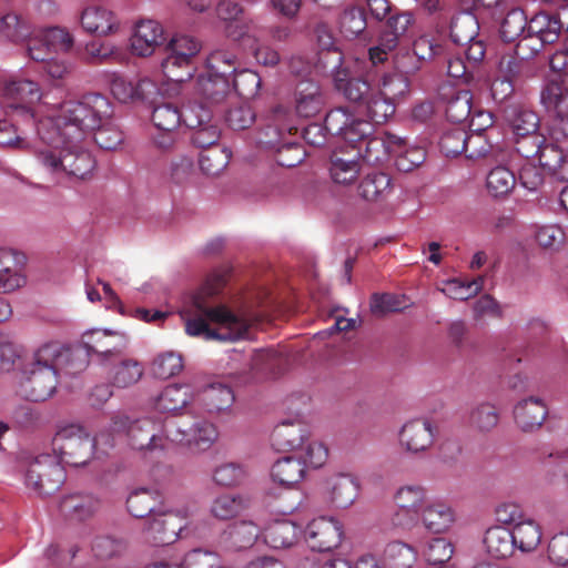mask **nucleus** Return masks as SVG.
Masks as SVG:
<instances>
[{
    "mask_svg": "<svg viewBox=\"0 0 568 568\" xmlns=\"http://www.w3.org/2000/svg\"><path fill=\"white\" fill-rule=\"evenodd\" d=\"M112 115V104L101 94L62 102L54 114L38 123L37 133L43 144L37 151L38 159L53 173L87 178L95 165L87 151L91 138L109 151L116 150L124 141Z\"/></svg>",
    "mask_w": 568,
    "mask_h": 568,
    "instance_id": "1",
    "label": "nucleus"
},
{
    "mask_svg": "<svg viewBox=\"0 0 568 568\" xmlns=\"http://www.w3.org/2000/svg\"><path fill=\"white\" fill-rule=\"evenodd\" d=\"M217 291V284L206 283L183 304L179 314L185 333L191 337L203 336L205 339L222 342L245 338L251 326L250 321L224 304L211 303L210 297Z\"/></svg>",
    "mask_w": 568,
    "mask_h": 568,
    "instance_id": "2",
    "label": "nucleus"
},
{
    "mask_svg": "<svg viewBox=\"0 0 568 568\" xmlns=\"http://www.w3.org/2000/svg\"><path fill=\"white\" fill-rule=\"evenodd\" d=\"M128 510L136 518L148 517V526L143 530L144 540L160 546L174 542L187 528L191 508L171 509L158 506L151 493L140 490L131 494L126 500Z\"/></svg>",
    "mask_w": 568,
    "mask_h": 568,
    "instance_id": "3",
    "label": "nucleus"
},
{
    "mask_svg": "<svg viewBox=\"0 0 568 568\" xmlns=\"http://www.w3.org/2000/svg\"><path fill=\"white\" fill-rule=\"evenodd\" d=\"M95 446V438L80 424L61 426L52 439L53 454L72 467L88 465L94 458Z\"/></svg>",
    "mask_w": 568,
    "mask_h": 568,
    "instance_id": "4",
    "label": "nucleus"
},
{
    "mask_svg": "<svg viewBox=\"0 0 568 568\" xmlns=\"http://www.w3.org/2000/svg\"><path fill=\"white\" fill-rule=\"evenodd\" d=\"M201 42L189 34H175L166 45V57L162 62L165 77L182 83L192 77L191 64L201 51Z\"/></svg>",
    "mask_w": 568,
    "mask_h": 568,
    "instance_id": "5",
    "label": "nucleus"
},
{
    "mask_svg": "<svg viewBox=\"0 0 568 568\" xmlns=\"http://www.w3.org/2000/svg\"><path fill=\"white\" fill-rule=\"evenodd\" d=\"M408 81L403 75L385 78L382 90H374L361 106L372 122L382 124L395 113V103L408 92Z\"/></svg>",
    "mask_w": 568,
    "mask_h": 568,
    "instance_id": "6",
    "label": "nucleus"
},
{
    "mask_svg": "<svg viewBox=\"0 0 568 568\" xmlns=\"http://www.w3.org/2000/svg\"><path fill=\"white\" fill-rule=\"evenodd\" d=\"M42 89L30 79H11L0 83V108L6 114L33 118L32 106L42 99Z\"/></svg>",
    "mask_w": 568,
    "mask_h": 568,
    "instance_id": "7",
    "label": "nucleus"
},
{
    "mask_svg": "<svg viewBox=\"0 0 568 568\" xmlns=\"http://www.w3.org/2000/svg\"><path fill=\"white\" fill-rule=\"evenodd\" d=\"M64 479V468L54 454L38 455L30 462L26 473V485L42 496L58 491Z\"/></svg>",
    "mask_w": 568,
    "mask_h": 568,
    "instance_id": "8",
    "label": "nucleus"
},
{
    "mask_svg": "<svg viewBox=\"0 0 568 568\" xmlns=\"http://www.w3.org/2000/svg\"><path fill=\"white\" fill-rule=\"evenodd\" d=\"M112 430L124 432L134 449H155L164 447L159 435V425L150 417L131 420L128 416H118L112 422Z\"/></svg>",
    "mask_w": 568,
    "mask_h": 568,
    "instance_id": "9",
    "label": "nucleus"
},
{
    "mask_svg": "<svg viewBox=\"0 0 568 568\" xmlns=\"http://www.w3.org/2000/svg\"><path fill=\"white\" fill-rule=\"evenodd\" d=\"M428 501L425 487L420 485L399 487L394 494L397 511L392 517L393 525L400 528L412 527Z\"/></svg>",
    "mask_w": 568,
    "mask_h": 568,
    "instance_id": "10",
    "label": "nucleus"
},
{
    "mask_svg": "<svg viewBox=\"0 0 568 568\" xmlns=\"http://www.w3.org/2000/svg\"><path fill=\"white\" fill-rule=\"evenodd\" d=\"M28 40V55L37 62H45L51 55L70 50L73 39L61 28H50L37 32L31 31Z\"/></svg>",
    "mask_w": 568,
    "mask_h": 568,
    "instance_id": "11",
    "label": "nucleus"
},
{
    "mask_svg": "<svg viewBox=\"0 0 568 568\" xmlns=\"http://www.w3.org/2000/svg\"><path fill=\"white\" fill-rule=\"evenodd\" d=\"M325 129L333 135L342 136L355 148L362 144L373 130L369 122L355 119L345 108L334 109L326 114Z\"/></svg>",
    "mask_w": 568,
    "mask_h": 568,
    "instance_id": "12",
    "label": "nucleus"
},
{
    "mask_svg": "<svg viewBox=\"0 0 568 568\" xmlns=\"http://www.w3.org/2000/svg\"><path fill=\"white\" fill-rule=\"evenodd\" d=\"M303 537L311 549L329 551L341 545L343 526L333 517H317L308 523Z\"/></svg>",
    "mask_w": 568,
    "mask_h": 568,
    "instance_id": "13",
    "label": "nucleus"
},
{
    "mask_svg": "<svg viewBox=\"0 0 568 568\" xmlns=\"http://www.w3.org/2000/svg\"><path fill=\"white\" fill-rule=\"evenodd\" d=\"M436 435V426L428 418H415L406 422L398 432L402 449L409 454H420L430 449Z\"/></svg>",
    "mask_w": 568,
    "mask_h": 568,
    "instance_id": "14",
    "label": "nucleus"
},
{
    "mask_svg": "<svg viewBox=\"0 0 568 568\" xmlns=\"http://www.w3.org/2000/svg\"><path fill=\"white\" fill-rule=\"evenodd\" d=\"M541 102L554 113L550 136L555 141L568 138V92L559 84L550 83L541 92Z\"/></svg>",
    "mask_w": 568,
    "mask_h": 568,
    "instance_id": "15",
    "label": "nucleus"
},
{
    "mask_svg": "<svg viewBox=\"0 0 568 568\" xmlns=\"http://www.w3.org/2000/svg\"><path fill=\"white\" fill-rule=\"evenodd\" d=\"M164 434L170 442L186 445L195 452L207 449L217 438L215 426L207 422L195 423L190 429H181L169 423L164 426Z\"/></svg>",
    "mask_w": 568,
    "mask_h": 568,
    "instance_id": "16",
    "label": "nucleus"
},
{
    "mask_svg": "<svg viewBox=\"0 0 568 568\" xmlns=\"http://www.w3.org/2000/svg\"><path fill=\"white\" fill-rule=\"evenodd\" d=\"M413 21V16L409 12L399 13L388 19L377 45L369 49V59L374 64L387 59V55L397 47L399 39L409 30Z\"/></svg>",
    "mask_w": 568,
    "mask_h": 568,
    "instance_id": "17",
    "label": "nucleus"
},
{
    "mask_svg": "<svg viewBox=\"0 0 568 568\" xmlns=\"http://www.w3.org/2000/svg\"><path fill=\"white\" fill-rule=\"evenodd\" d=\"M26 264L24 253L0 246V293H12L26 285L27 277L23 274Z\"/></svg>",
    "mask_w": 568,
    "mask_h": 568,
    "instance_id": "18",
    "label": "nucleus"
},
{
    "mask_svg": "<svg viewBox=\"0 0 568 568\" xmlns=\"http://www.w3.org/2000/svg\"><path fill=\"white\" fill-rule=\"evenodd\" d=\"M562 24L560 14H536L528 23L527 36L519 40L518 49L527 47L528 41H534L531 50L538 52L545 43H554L558 39Z\"/></svg>",
    "mask_w": 568,
    "mask_h": 568,
    "instance_id": "19",
    "label": "nucleus"
},
{
    "mask_svg": "<svg viewBox=\"0 0 568 568\" xmlns=\"http://www.w3.org/2000/svg\"><path fill=\"white\" fill-rule=\"evenodd\" d=\"M258 31L260 29L253 20L242 23H230L226 27L227 37L252 49L258 63L270 67L276 65L280 61V54L276 50L267 45L255 47Z\"/></svg>",
    "mask_w": 568,
    "mask_h": 568,
    "instance_id": "20",
    "label": "nucleus"
},
{
    "mask_svg": "<svg viewBox=\"0 0 568 568\" xmlns=\"http://www.w3.org/2000/svg\"><path fill=\"white\" fill-rule=\"evenodd\" d=\"M21 383V394L29 400L42 402L48 399L55 390L58 373L50 366H33L26 373Z\"/></svg>",
    "mask_w": 568,
    "mask_h": 568,
    "instance_id": "21",
    "label": "nucleus"
},
{
    "mask_svg": "<svg viewBox=\"0 0 568 568\" xmlns=\"http://www.w3.org/2000/svg\"><path fill=\"white\" fill-rule=\"evenodd\" d=\"M545 172L561 181H568V136L555 141L549 135L545 138L536 158Z\"/></svg>",
    "mask_w": 568,
    "mask_h": 568,
    "instance_id": "22",
    "label": "nucleus"
},
{
    "mask_svg": "<svg viewBox=\"0 0 568 568\" xmlns=\"http://www.w3.org/2000/svg\"><path fill=\"white\" fill-rule=\"evenodd\" d=\"M418 517L425 530L433 535L450 532L457 521L455 508L442 499L429 500Z\"/></svg>",
    "mask_w": 568,
    "mask_h": 568,
    "instance_id": "23",
    "label": "nucleus"
},
{
    "mask_svg": "<svg viewBox=\"0 0 568 568\" xmlns=\"http://www.w3.org/2000/svg\"><path fill=\"white\" fill-rule=\"evenodd\" d=\"M164 42V30L154 20H141L135 27L130 39V48L133 54L149 57Z\"/></svg>",
    "mask_w": 568,
    "mask_h": 568,
    "instance_id": "24",
    "label": "nucleus"
},
{
    "mask_svg": "<svg viewBox=\"0 0 568 568\" xmlns=\"http://www.w3.org/2000/svg\"><path fill=\"white\" fill-rule=\"evenodd\" d=\"M403 143L400 138L389 133L381 136L368 135L362 144L356 145V155L368 163H381L386 161L390 154L399 152Z\"/></svg>",
    "mask_w": 568,
    "mask_h": 568,
    "instance_id": "25",
    "label": "nucleus"
},
{
    "mask_svg": "<svg viewBox=\"0 0 568 568\" xmlns=\"http://www.w3.org/2000/svg\"><path fill=\"white\" fill-rule=\"evenodd\" d=\"M196 393L189 384L166 386L153 400L154 409L160 413L176 414L186 408L195 398Z\"/></svg>",
    "mask_w": 568,
    "mask_h": 568,
    "instance_id": "26",
    "label": "nucleus"
},
{
    "mask_svg": "<svg viewBox=\"0 0 568 568\" xmlns=\"http://www.w3.org/2000/svg\"><path fill=\"white\" fill-rule=\"evenodd\" d=\"M252 504L253 497L247 493H226L212 500L210 514L217 520H230L244 514Z\"/></svg>",
    "mask_w": 568,
    "mask_h": 568,
    "instance_id": "27",
    "label": "nucleus"
},
{
    "mask_svg": "<svg viewBox=\"0 0 568 568\" xmlns=\"http://www.w3.org/2000/svg\"><path fill=\"white\" fill-rule=\"evenodd\" d=\"M77 354L72 353L69 348L64 347L58 342L44 343L36 352L33 356V366H50L53 371L67 369L68 373L73 374L75 371L71 369Z\"/></svg>",
    "mask_w": 568,
    "mask_h": 568,
    "instance_id": "28",
    "label": "nucleus"
},
{
    "mask_svg": "<svg viewBox=\"0 0 568 568\" xmlns=\"http://www.w3.org/2000/svg\"><path fill=\"white\" fill-rule=\"evenodd\" d=\"M325 100L320 85L302 81L295 89V112L301 118H314L324 109Z\"/></svg>",
    "mask_w": 568,
    "mask_h": 568,
    "instance_id": "29",
    "label": "nucleus"
},
{
    "mask_svg": "<svg viewBox=\"0 0 568 568\" xmlns=\"http://www.w3.org/2000/svg\"><path fill=\"white\" fill-rule=\"evenodd\" d=\"M548 410L540 398H526L514 409L515 422L523 432L538 429L547 417Z\"/></svg>",
    "mask_w": 568,
    "mask_h": 568,
    "instance_id": "30",
    "label": "nucleus"
},
{
    "mask_svg": "<svg viewBox=\"0 0 568 568\" xmlns=\"http://www.w3.org/2000/svg\"><path fill=\"white\" fill-rule=\"evenodd\" d=\"M270 475L275 484L292 488L304 479L306 466L301 458L285 456L272 465Z\"/></svg>",
    "mask_w": 568,
    "mask_h": 568,
    "instance_id": "31",
    "label": "nucleus"
},
{
    "mask_svg": "<svg viewBox=\"0 0 568 568\" xmlns=\"http://www.w3.org/2000/svg\"><path fill=\"white\" fill-rule=\"evenodd\" d=\"M393 194L392 179L385 173H371L358 185V195L366 202L385 204Z\"/></svg>",
    "mask_w": 568,
    "mask_h": 568,
    "instance_id": "32",
    "label": "nucleus"
},
{
    "mask_svg": "<svg viewBox=\"0 0 568 568\" xmlns=\"http://www.w3.org/2000/svg\"><path fill=\"white\" fill-rule=\"evenodd\" d=\"M82 28L97 36H108L118 29V20L112 11L101 7L85 8L81 16Z\"/></svg>",
    "mask_w": 568,
    "mask_h": 568,
    "instance_id": "33",
    "label": "nucleus"
},
{
    "mask_svg": "<svg viewBox=\"0 0 568 568\" xmlns=\"http://www.w3.org/2000/svg\"><path fill=\"white\" fill-rule=\"evenodd\" d=\"M98 508L99 500L89 494H72L65 496L60 503L62 515L72 521H82L92 517Z\"/></svg>",
    "mask_w": 568,
    "mask_h": 568,
    "instance_id": "34",
    "label": "nucleus"
},
{
    "mask_svg": "<svg viewBox=\"0 0 568 568\" xmlns=\"http://www.w3.org/2000/svg\"><path fill=\"white\" fill-rule=\"evenodd\" d=\"M260 535V527L252 520H241L224 531L221 544L226 549H245L251 547Z\"/></svg>",
    "mask_w": 568,
    "mask_h": 568,
    "instance_id": "35",
    "label": "nucleus"
},
{
    "mask_svg": "<svg viewBox=\"0 0 568 568\" xmlns=\"http://www.w3.org/2000/svg\"><path fill=\"white\" fill-rule=\"evenodd\" d=\"M510 531L515 549L525 554L536 550L542 539L541 526L531 517L510 528Z\"/></svg>",
    "mask_w": 568,
    "mask_h": 568,
    "instance_id": "36",
    "label": "nucleus"
},
{
    "mask_svg": "<svg viewBox=\"0 0 568 568\" xmlns=\"http://www.w3.org/2000/svg\"><path fill=\"white\" fill-rule=\"evenodd\" d=\"M334 84L347 100L363 105L366 98L374 92L369 84L357 78H351L346 69H337L334 73Z\"/></svg>",
    "mask_w": 568,
    "mask_h": 568,
    "instance_id": "37",
    "label": "nucleus"
},
{
    "mask_svg": "<svg viewBox=\"0 0 568 568\" xmlns=\"http://www.w3.org/2000/svg\"><path fill=\"white\" fill-rule=\"evenodd\" d=\"M484 545L486 551L494 558H508L515 550L510 528L501 525L489 527L486 530Z\"/></svg>",
    "mask_w": 568,
    "mask_h": 568,
    "instance_id": "38",
    "label": "nucleus"
},
{
    "mask_svg": "<svg viewBox=\"0 0 568 568\" xmlns=\"http://www.w3.org/2000/svg\"><path fill=\"white\" fill-rule=\"evenodd\" d=\"M196 90L212 103L223 101L232 91L226 71L200 75L196 80Z\"/></svg>",
    "mask_w": 568,
    "mask_h": 568,
    "instance_id": "39",
    "label": "nucleus"
},
{
    "mask_svg": "<svg viewBox=\"0 0 568 568\" xmlns=\"http://www.w3.org/2000/svg\"><path fill=\"white\" fill-rule=\"evenodd\" d=\"M301 528L291 520H275L265 530V540L272 548H287L293 546L301 536Z\"/></svg>",
    "mask_w": 568,
    "mask_h": 568,
    "instance_id": "40",
    "label": "nucleus"
},
{
    "mask_svg": "<svg viewBox=\"0 0 568 568\" xmlns=\"http://www.w3.org/2000/svg\"><path fill=\"white\" fill-rule=\"evenodd\" d=\"M328 172L332 181L339 185L353 184L361 172V164L357 155L344 158L337 153L332 154L329 159Z\"/></svg>",
    "mask_w": 568,
    "mask_h": 568,
    "instance_id": "41",
    "label": "nucleus"
},
{
    "mask_svg": "<svg viewBox=\"0 0 568 568\" xmlns=\"http://www.w3.org/2000/svg\"><path fill=\"white\" fill-rule=\"evenodd\" d=\"M359 485L354 477L341 474L329 483V499L336 507L346 508L356 500Z\"/></svg>",
    "mask_w": 568,
    "mask_h": 568,
    "instance_id": "42",
    "label": "nucleus"
},
{
    "mask_svg": "<svg viewBox=\"0 0 568 568\" xmlns=\"http://www.w3.org/2000/svg\"><path fill=\"white\" fill-rule=\"evenodd\" d=\"M235 396L232 388L222 383H214L203 389L201 400L209 412H221L230 408Z\"/></svg>",
    "mask_w": 568,
    "mask_h": 568,
    "instance_id": "43",
    "label": "nucleus"
},
{
    "mask_svg": "<svg viewBox=\"0 0 568 568\" xmlns=\"http://www.w3.org/2000/svg\"><path fill=\"white\" fill-rule=\"evenodd\" d=\"M478 31V20L470 11H463L458 13L450 24L452 40L459 45H465L476 39Z\"/></svg>",
    "mask_w": 568,
    "mask_h": 568,
    "instance_id": "44",
    "label": "nucleus"
},
{
    "mask_svg": "<svg viewBox=\"0 0 568 568\" xmlns=\"http://www.w3.org/2000/svg\"><path fill=\"white\" fill-rule=\"evenodd\" d=\"M144 368L135 359L126 358L120 361L110 372V381L119 388L130 387L136 384L143 376Z\"/></svg>",
    "mask_w": 568,
    "mask_h": 568,
    "instance_id": "45",
    "label": "nucleus"
},
{
    "mask_svg": "<svg viewBox=\"0 0 568 568\" xmlns=\"http://www.w3.org/2000/svg\"><path fill=\"white\" fill-rule=\"evenodd\" d=\"M516 185V176L508 168L498 165L489 171L486 178L487 192L493 197L507 196Z\"/></svg>",
    "mask_w": 568,
    "mask_h": 568,
    "instance_id": "46",
    "label": "nucleus"
},
{
    "mask_svg": "<svg viewBox=\"0 0 568 568\" xmlns=\"http://www.w3.org/2000/svg\"><path fill=\"white\" fill-rule=\"evenodd\" d=\"M455 552L454 544L445 537H433L423 547V556L428 565L442 566L448 562Z\"/></svg>",
    "mask_w": 568,
    "mask_h": 568,
    "instance_id": "47",
    "label": "nucleus"
},
{
    "mask_svg": "<svg viewBox=\"0 0 568 568\" xmlns=\"http://www.w3.org/2000/svg\"><path fill=\"white\" fill-rule=\"evenodd\" d=\"M384 557L390 568H412L417 561V551L406 542L393 541L386 546Z\"/></svg>",
    "mask_w": 568,
    "mask_h": 568,
    "instance_id": "48",
    "label": "nucleus"
},
{
    "mask_svg": "<svg viewBox=\"0 0 568 568\" xmlns=\"http://www.w3.org/2000/svg\"><path fill=\"white\" fill-rule=\"evenodd\" d=\"M471 428L479 433L491 432L499 423V412L490 403H481L471 408L468 417Z\"/></svg>",
    "mask_w": 568,
    "mask_h": 568,
    "instance_id": "49",
    "label": "nucleus"
},
{
    "mask_svg": "<svg viewBox=\"0 0 568 568\" xmlns=\"http://www.w3.org/2000/svg\"><path fill=\"white\" fill-rule=\"evenodd\" d=\"M31 31V26L16 13H7L0 19V37L9 41H26Z\"/></svg>",
    "mask_w": 568,
    "mask_h": 568,
    "instance_id": "50",
    "label": "nucleus"
},
{
    "mask_svg": "<svg viewBox=\"0 0 568 568\" xmlns=\"http://www.w3.org/2000/svg\"><path fill=\"white\" fill-rule=\"evenodd\" d=\"M483 284V277L475 278L470 282H462L454 278L445 281L439 291L449 298L466 301L476 296L481 291Z\"/></svg>",
    "mask_w": 568,
    "mask_h": 568,
    "instance_id": "51",
    "label": "nucleus"
},
{
    "mask_svg": "<svg viewBox=\"0 0 568 568\" xmlns=\"http://www.w3.org/2000/svg\"><path fill=\"white\" fill-rule=\"evenodd\" d=\"M509 124L516 136L536 133L540 120L537 113L526 108H515L509 115Z\"/></svg>",
    "mask_w": 568,
    "mask_h": 568,
    "instance_id": "52",
    "label": "nucleus"
},
{
    "mask_svg": "<svg viewBox=\"0 0 568 568\" xmlns=\"http://www.w3.org/2000/svg\"><path fill=\"white\" fill-rule=\"evenodd\" d=\"M182 355L168 351L159 354L152 362L151 371L158 378L166 379L180 374L183 369Z\"/></svg>",
    "mask_w": 568,
    "mask_h": 568,
    "instance_id": "53",
    "label": "nucleus"
},
{
    "mask_svg": "<svg viewBox=\"0 0 568 568\" xmlns=\"http://www.w3.org/2000/svg\"><path fill=\"white\" fill-rule=\"evenodd\" d=\"M248 476L247 469L236 463H224L213 471V481L222 487H234L243 484Z\"/></svg>",
    "mask_w": 568,
    "mask_h": 568,
    "instance_id": "54",
    "label": "nucleus"
},
{
    "mask_svg": "<svg viewBox=\"0 0 568 568\" xmlns=\"http://www.w3.org/2000/svg\"><path fill=\"white\" fill-rule=\"evenodd\" d=\"M407 306L404 295L388 293H375L369 302V310L377 317H383L388 313L400 312Z\"/></svg>",
    "mask_w": 568,
    "mask_h": 568,
    "instance_id": "55",
    "label": "nucleus"
},
{
    "mask_svg": "<svg viewBox=\"0 0 568 568\" xmlns=\"http://www.w3.org/2000/svg\"><path fill=\"white\" fill-rule=\"evenodd\" d=\"M473 95L468 90L458 91L447 103L446 116L449 121L462 123L473 114Z\"/></svg>",
    "mask_w": 568,
    "mask_h": 568,
    "instance_id": "56",
    "label": "nucleus"
},
{
    "mask_svg": "<svg viewBox=\"0 0 568 568\" xmlns=\"http://www.w3.org/2000/svg\"><path fill=\"white\" fill-rule=\"evenodd\" d=\"M527 18L521 10L509 11L501 22L500 34L507 42L524 39L527 36Z\"/></svg>",
    "mask_w": 568,
    "mask_h": 568,
    "instance_id": "57",
    "label": "nucleus"
},
{
    "mask_svg": "<svg viewBox=\"0 0 568 568\" xmlns=\"http://www.w3.org/2000/svg\"><path fill=\"white\" fill-rule=\"evenodd\" d=\"M152 121L159 131H175L182 122V113L170 103L158 105L153 109Z\"/></svg>",
    "mask_w": 568,
    "mask_h": 568,
    "instance_id": "58",
    "label": "nucleus"
},
{
    "mask_svg": "<svg viewBox=\"0 0 568 568\" xmlns=\"http://www.w3.org/2000/svg\"><path fill=\"white\" fill-rule=\"evenodd\" d=\"M231 159V152L225 148H214L202 153L199 160L201 170L207 175H217L224 171Z\"/></svg>",
    "mask_w": 568,
    "mask_h": 568,
    "instance_id": "59",
    "label": "nucleus"
},
{
    "mask_svg": "<svg viewBox=\"0 0 568 568\" xmlns=\"http://www.w3.org/2000/svg\"><path fill=\"white\" fill-rule=\"evenodd\" d=\"M298 452L301 453L300 458H303L302 462L313 468L324 466L328 459V448L326 445L318 439L312 438L311 435L307 437L304 447L300 448Z\"/></svg>",
    "mask_w": 568,
    "mask_h": 568,
    "instance_id": "60",
    "label": "nucleus"
},
{
    "mask_svg": "<svg viewBox=\"0 0 568 568\" xmlns=\"http://www.w3.org/2000/svg\"><path fill=\"white\" fill-rule=\"evenodd\" d=\"M276 436L283 439V445L292 450L304 447L310 432L301 424H282L275 430Z\"/></svg>",
    "mask_w": 568,
    "mask_h": 568,
    "instance_id": "61",
    "label": "nucleus"
},
{
    "mask_svg": "<svg viewBox=\"0 0 568 568\" xmlns=\"http://www.w3.org/2000/svg\"><path fill=\"white\" fill-rule=\"evenodd\" d=\"M261 79L251 70H242L233 78V90L242 98L250 99L257 94Z\"/></svg>",
    "mask_w": 568,
    "mask_h": 568,
    "instance_id": "62",
    "label": "nucleus"
},
{
    "mask_svg": "<svg viewBox=\"0 0 568 568\" xmlns=\"http://www.w3.org/2000/svg\"><path fill=\"white\" fill-rule=\"evenodd\" d=\"M219 560L216 552L196 548L184 556L180 568H219Z\"/></svg>",
    "mask_w": 568,
    "mask_h": 568,
    "instance_id": "63",
    "label": "nucleus"
},
{
    "mask_svg": "<svg viewBox=\"0 0 568 568\" xmlns=\"http://www.w3.org/2000/svg\"><path fill=\"white\" fill-rule=\"evenodd\" d=\"M440 150L447 156H456L467 149L466 131L464 128H455L447 131L440 139Z\"/></svg>",
    "mask_w": 568,
    "mask_h": 568,
    "instance_id": "64",
    "label": "nucleus"
}]
</instances>
